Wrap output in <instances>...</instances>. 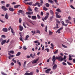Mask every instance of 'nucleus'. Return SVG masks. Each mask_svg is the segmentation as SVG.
Instances as JSON below:
<instances>
[{
	"label": "nucleus",
	"mask_w": 75,
	"mask_h": 75,
	"mask_svg": "<svg viewBox=\"0 0 75 75\" xmlns=\"http://www.w3.org/2000/svg\"><path fill=\"white\" fill-rule=\"evenodd\" d=\"M56 59H58L59 61H60V62H62L63 61V58L61 56H59L57 57H55V56L54 55L53 56L52 61H53V64H55V61Z\"/></svg>",
	"instance_id": "f257e3e1"
},
{
	"label": "nucleus",
	"mask_w": 75,
	"mask_h": 75,
	"mask_svg": "<svg viewBox=\"0 0 75 75\" xmlns=\"http://www.w3.org/2000/svg\"><path fill=\"white\" fill-rule=\"evenodd\" d=\"M30 56L31 58H35V53H34L33 55V54H31L30 55Z\"/></svg>",
	"instance_id": "f03ea898"
},
{
	"label": "nucleus",
	"mask_w": 75,
	"mask_h": 75,
	"mask_svg": "<svg viewBox=\"0 0 75 75\" xmlns=\"http://www.w3.org/2000/svg\"><path fill=\"white\" fill-rule=\"evenodd\" d=\"M1 8L3 10H4V11H6L7 10V8H6V6H3L1 7Z\"/></svg>",
	"instance_id": "7ed1b4c3"
},
{
	"label": "nucleus",
	"mask_w": 75,
	"mask_h": 75,
	"mask_svg": "<svg viewBox=\"0 0 75 75\" xmlns=\"http://www.w3.org/2000/svg\"><path fill=\"white\" fill-rule=\"evenodd\" d=\"M9 28H10V29H11V32L12 33H13V35H14V33H15L14 31L13 30V28H11V27L10 26L9 27Z\"/></svg>",
	"instance_id": "20e7f679"
},
{
	"label": "nucleus",
	"mask_w": 75,
	"mask_h": 75,
	"mask_svg": "<svg viewBox=\"0 0 75 75\" xmlns=\"http://www.w3.org/2000/svg\"><path fill=\"white\" fill-rule=\"evenodd\" d=\"M46 16H45L44 18V20H47L48 18V16H49V13H46Z\"/></svg>",
	"instance_id": "39448f33"
},
{
	"label": "nucleus",
	"mask_w": 75,
	"mask_h": 75,
	"mask_svg": "<svg viewBox=\"0 0 75 75\" xmlns=\"http://www.w3.org/2000/svg\"><path fill=\"white\" fill-rule=\"evenodd\" d=\"M2 31L4 32H7L8 31V29L7 28H4L2 29Z\"/></svg>",
	"instance_id": "423d86ee"
},
{
	"label": "nucleus",
	"mask_w": 75,
	"mask_h": 75,
	"mask_svg": "<svg viewBox=\"0 0 75 75\" xmlns=\"http://www.w3.org/2000/svg\"><path fill=\"white\" fill-rule=\"evenodd\" d=\"M7 40H3L1 42V44L2 45H3V44H5L6 42V41Z\"/></svg>",
	"instance_id": "0eeeda50"
},
{
	"label": "nucleus",
	"mask_w": 75,
	"mask_h": 75,
	"mask_svg": "<svg viewBox=\"0 0 75 75\" xmlns=\"http://www.w3.org/2000/svg\"><path fill=\"white\" fill-rule=\"evenodd\" d=\"M61 23L62 24V25H64V26H65V27H67V26L68 25V24H65V23H64V21H62Z\"/></svg>",
	"instance_id": "6e6552de"
},
{
	"label": "nucleus",
	"mask_w": 75,
	"mask_h": 75,
	"mask_svg": "<svg viewBox=\"0 0 75 75\" xmlns=\"http://www.w3.org/2000/svg\"><path fill=\"white\" fill-rule=\"evenodd\" d=\"M51 71V69H48L45 71V72L47 74H49V73H50L49 71Z\"/></svg>",
	"instance_id": "1a4fd4ad"
},
{
	"label": "nucleus",
	"mask_w": 75,
	"mask_h": 75,
	"mask_svg": "<svg viewBox=\"0 0 75 75\" xmlns=\"http://www.w3.org/2000/svg\"><path fill=\"white\" fill-rule=\"evenodd\" d=\"M57 68V65L56 64H54V66L53 67V69L55 70V69H56V68Z\"/></svg>",
	"instance_id": "9d476101"
},
{
	"label": "nucleus",
	"mask_w": 75,
	"mask_h": 75,
	"mask_svg": "<svg viewBox=\"0 0 75 75\" xmlns=\"http://www.w3.org/2000/svg\"><path fill=\"white\" fill-rule=\"evenodd\" d=\"M19 28V30H20V31H23V26H22L21 25H20Z\"/></svg>",
	"instance_id": "9b49d317"
},
{
	"label": "nucleus",
	"mask_w": 75,
	"mask_h": 75,
	"mask_svg": "<svg viewBox=\"0 0 75 75\" xmlns=\"http://www.w3.org/2000/svg\"><path fill=\"white\" fill-rule=\"evenodd\" d=\"M31 18L32 20H36V18H37V16H32L31 17Z\"/></svg>",
	"instance_id": "f8f14e48"
},
{
	"label": "nucleus",
	"mask_w": 75,
	"mask_h": 75,
	"mask_svg": "<svg viewBox=\"0 0 75 75\" xmlns=\"http://www.w3.org/2000/svg\"><path fill=\"white\" fill-rule=\"evenodd\" d=\"M26 14H27L28 15V14H29V15H31V14H33V12H26Z\"/></svg>",
	"instance_id": "ddd939ff"
},
{
	"label": "nucleus",
	"mask_w": 75,
	"mask_h": 75,
	"mask_svg": "<svg viewBox=\"0 0 75 75\" xmlns=\"http://www.w3.org/2000/svg\"><path fill=\"white\" fill-rule=\"evenodd\" d=\"M38 61V59L35 61H33L32 62V64H35V63H37V62Z\"/></svg>",
	"instance_id": "4468645a"
},
{
	"label": "nucleus",
	"mask_w": 75,
	"mask_h": 75,
	"mask_svg": "<svg viewBox=\"0 0 75 75\" xmlns=\"http://www.w3.org/2000/svg\"><path fill=\"white\" fill-rule=\"evenodd\" d=\"M9 11H12V12L14 11V10L12 8H9Z\"/></svg>",
	"instance_id": "2eb2a0df"
},
{
	"label": "nucleus",
	"mask_w": 75,
	"mask_h": 75,
	"mask_svg": "<svg viewBox=\"0 0 75 75\" xmlns=\"http://www.w3.org/2000/svg\"><path fill=\"white\" fill-rule=\"evenodd\" d=\"M18 12L20 13H21V14H23V13H24V11L21 10H19L18 11Z\"/></svg>",
	"instance_id": "dca6fc26"
},
{
	"label": "nucleus",
	"mask_w": 75,
	"mask_h": 75,
	"mask_svg": "<svg viewBox=\"0 0 75 75\" xmlns=\"http://www.w3.org/2000/svg\"><path fill=\"white\" fill-rule=\"evenodd\" d=\"M5 18L6 19H7H7H8V16L7 13H6V14L5 16Z\"/></svg>",
	"instance_id": "f3484780"
},
{
	"label": "nucleus",
	"mask_w": 75,
	"mask_h": 75,
	"mask_svg": "<svg viewBox=\"0 0 75 75\" xmlns=\"http://www.w3.org/2000/svg\"><path fill=\"white\" fill-rule=\"evenodd\" d=\"M50 11L51 14L53 16V15H54V12H53L52 10H50Z\"/></svg>",
	"instance_id": "a211bd4d"
},
{
	"label": "nucleus",
	"mask_w": 75,
	"mask_h": 75,
	"mask_svg": "<svg viewBox=\"0 0 75 75\" xmlns=\"http://www.w3.org/2000/svg\"><path fill=\"white\" fill-rule=\"evenodd\" d=\"M29 37V35H26L25 39V41H27V40H28V38Z\"/></svg>",
	"instance_id": "6ab92c4d"
},
{
	"label": "nucleus",
	"mask_w": 75,
	"mask_h": 75,
	"mask_svg": "<svg viewBox=\"0 0 75 75\" xmlns=\"http://www.w3.org/2000/svg\"><path fill=\"white\" fill-rule=\"evenodd\" d=\"M48 1L52 4H53V3H54V1L52 0H48Z\"/></svg>",
	"instance_id": "aec40b11"
},
{
	"label": "nucleus",
	"mask_w": 75,
	"mask_h": 75,
	"mask_svg": "<svg viewBox=\"0 0 75 75\" xmlns=\"http://www.w3.org/2000/svg\"><path fill=\"white\" fill-rule=\"evenodd\" d=\"M19 62V60H18V59L17 60V64H19V67H20L21 66V62Z\"/></svg>",
	"instance_id": "412c9836"
},
{
	"label": "nucleus",
	"mask_w": 75,
	"mask_h": 75,
	"mask_svg": "<svg viewBox=\"0 0 75 75\" xmlns=\"http://www.w3.org/2000/svg\"><path fill=\"white\" fill-rule=\"evenodd\" d=\"M56 11H57V12H59V13H61V11L59 8L57 9Z\"/></svg>",
	"instance_id": "4be33fe9"
},
{
	"label": "nucleus",
	"mask_w": 75,
	"mask_h": 75,
	"mask_svg": "<svg viewBox=\"0 0 75 75\" xmlns=\"http://www.w3.org/2000/svg\"><path fill=\"white\" fill-rule=\"evenodd\" d=\"M58 50H57L55 52H54V54H57L58 53Z\"/></svg>",
	"instance_id": "5701e85b"
},
{
	"label": "nucleus",
	"mask_w": 75,
	"mask_h": 75,
	"mask_svg": "<svg viewBox=\"0 0 75 75\" xmlns=\"http://www.w3.org/2000/svg\"><path fill=\"white\" fill-rule=\"evenodd\" d=\"M43 8L44 10H45V11H47V10H48V8H46L45 6H44Z\"/></svg>",
	"instance_id": "b1692460"
},
{
	"label": "nucleus",
	"mask_w": 75,
	"mask_h": 75,
	"mask_svg": "<svg viewBox=\"0 0 75 75\" xmlns=\"http://www.w3.org/2000/svg\"><path fill=\"white\" fill-rule=\"evenodd\" d=\"M21 53L20 52H18L16 54V56H19L20 55Z\"/></svg>",
	"instance_id": "393cba45"
},
{
	"label": "nucleus",
	"mask_w": 75,
	"mask_h": 75,
	"mask_svg": "<svg viewBox=\"0 0 75 75\" xmlns=\"http://www.w3.org/2000/svg\"><path fill=\"white\" fill-rule=\"evenodd\" d=\"M40 6H42V4L44 3V1H43V0H40Z\"/></svg>",
	"instance_id": "a878e982"
},
{
	"label": "nucleus",
	"mask_w": 75,
	"mask_h": 75,
	"mask_svg": "<svg viewBox=\"0 0 75 75\" xmlns=\"http://www.w3.org/2000/svg\"><path fill=\"white\" fill-rule=\"evenodd\" d=\"M25 22H23V27H24L25 28H26L27 27H26V26H25Z\"/></svg>",
	"instance_id": "bb28decb"
},
{
	"label": "nucleus",
	"mask_w": 75,
	"mask_h": 75,
	"mask_svg": "<svg viewBox=\"0 0 75 75\" xmlns=\"http://www.w3.org/2000/svg\"><path fill=\"white\" fill-rule=\"evenodd\" d=\"M45 5L47 7H49V6H50V4L48 3L46 4Z\"/></svg>",
	"instance_id": "cd10ccee"
},
{
	"label": "nucleus",
	"mask_w": 75,
	"mask_h": 75,
	"mask_svg": "<svg viewBox=\"0 0 75 75\" xmlns=\"http://www.w3.org/2000/svg\"><path fill=\"white\" fill-rule=\"evenodd\" d=\"M56 17L57 18H61V16H59L58 15H56Z\"/></svg>",
	"instance_id": "c85d7f7f"
},
{
	"label": "nucleus",
	"mask_w": 75,
	"mask_h": 75,
	"mask_svg": "<svg viewBox=\"0 0 75 75\" xmlns=\"http://www.w3.org/2000/svg\"><path fill=\"white\" fill-rule=\"evenodd\" d=\"M53 33L52 32H51V30H49V35H52Z\"/></svg>",
	"instance_id": "c756f323"
},
{
	"label": "nucleus",
	"mask_w": 75,
	"mask_h": 75,
	"mask_svg": "<svg viewBox=\"0 0 75 75\" xmlns=\"http://www.w3.org/2000/svg\"><path fill=\"white\" fill-rule=\"evenodd\" d=\"M52 18H53V16L50 17V21H52Z\"/></svg>",
	"instance_id": "7c9ffc66"
},
{
	"label": "nucleus",
	"mask_w": 75,
	"mask_h": 75,
	"mask_svg": "<svg viewBox=\"0 0 75 75\" xmlns=\"http://www.w3.org/2000/svg\"><path fill=\"white\" fill-rule=\"evenodd\" d=\"M19 6H20V5H16L15 6H14V8H18Z\"/></svg>",
	"instance_id": "2f4dec72"
},
{
	"label": "nucleus",
	"mask_w": 75,
	"mask_h": 75,
	"mask_svg": "<svg viewBox=\"0 0 75 75\" xmlns=\"http://www.w3.org/2000/svg\"><path fill=\"white\" fill-rule=\"evenodd\" d=\"M10 53H11V54H13L14 53V52L13 50L10 51H9Z\"/></svg>",
	"instance_id": "473e14b6"
},
{
	"label": "nucleus",
	"mask_w": 75,
	"mask_h": 75,
	"mask_svg": "<svg viewBox=\"0 0 75 75\" xmlns=\"http://www.w3.org/2000/svg\"><path fill=\"white\" fill-rule=\"evenodd\" d=\"M19 23H21V21H22V19H21V18H20L19 19Z\"/></svg>",
	"instance_id": "72a5a7b5"
},
{
	"label": "nucleus",
	"mask_w": 75,
	"mask_h": 75,
	"mask_svg": "<svg viewBox=\"0 0 75 75\" xmlns=\"http://www.w3.org/2000/svg\"><path fill=\"white\" fill-rule=\"evenodd\" d=\"M45 51H46L47 52H49L50 51V50L48 48L45 49Z\"/></svg>",
	"instance_id": "f704fd0d"
},
{
	"label": "nucleus",
	"mask_w": 75,
	"mask_h": 75,
	"mask_svg": "<svg viewBox=\"0 0 75 75\" xmlns=\"http://www.w3.org/2000/svg\"><path fill=\"white\" fill-rule=\"evenodd\" d=\"M67 63L69 65H72V63H71L68 62H67Z\"/></svg>",
	"instance_id": "c9c22d12"
},
{
	"label": "nucleus",
	"mask_w": 75,
	"mask_h": 75,
	"mask_svg": "<svg viewBox=\"0 0 75 75\" xmlns=\"http://www.w3.org/2000/svg\"><path fill=\"white\" fill-rule=\"evenodd\" d=\"M58 33L59 34L61 33V32L60 31V30L59 29L57 31V32H56V33Z\"/></svg>",
	"instance_id": "e433bc0d"
},
{
	"label": "nucleus",
	"mask_w": 75,
	"mask_h": 75,
	"mask_svg": "<svg viewBox=\"0 0 75 75\" xmlns=\"http://www.w3.org/2000/svg\"><path fill=\"white\" fill-rule=\"evenodd\" d=\"M27 62V61H25L24 63L23 67H25V64H26V63Z\"/></svg>",
	"instance_id": "4c0bfd02"
},
{
	"label": "nucleus",
	"mask_w": 75,
	"mask_h": 75,
	"mask_svg": "<svg viewBox=\"0 0 75 75\" xmlns=\"http://www.w3.org/2000/svg\"><path fill=\"white\" fill-rule=\"evenodd\" d=\"M8 55H10V56H11V57H15V56L14 55H11L10 54V53H8Z\"/></svg>",
	"instance_id": "58836bf2"
},
{
	"label": "nucleus",
	"mask_w": 75,
	"mask_h": 75,
	"mask_svg": "<svg viewBox=\"0 0 75 75\" xmlns=\"http://www.w3.org/2000/svg\"><path fill=\"white\" fill-rule=\"evenodd\" d=\"M26 4H29V5H32V2L27 3Z\"/></svg>",
	"instance_id": "ea45409f"
},
{
	"label": "nucleus",
	"mask_w": 75,
	"mask_h": 75,
	"mask_svg": "<svg viewBox=\"0 0 75 75\" xmlns=\"http://www.w3.org/2000/svg\"><path fill=\"white\" fill-rule=\"evenodd\" d=\"M45 31H46V32H47V26H46L45 27Z\"/></svg>",
	"instance_id": "a19ab883"
},
{
	"label": "nucleus",
	"mask_w": 75,
	"mask_h": 75,
	"mask_svg": "<svg viewBox=\"0 0 75 75\" xmlns=\"http://www.w3.org/2000/svg\"><path fill=\"white\" fill-rule=\"evenodd\" d=\"M37 16L38 19H40L41 18V17L39 15H37Z\"/></svg>",
	"instance_id": "79ce46f5"
},
{
	"label": "nucleus",
	"mask_w": 75,
	"mask_h": 75,
	"mask_svg": "<svg viewBox=\"0 0 75 75\" xmlns=\"http://www.w3.org/2000/svg\"><path fill=\"white\" fill-rule=\"evenodd\" d=\"M33 72H32L30 73H28L29 75H32L33 74Z\"/></svg>",
	"instance_id": "37998d69"
},
{
	"label": "nucleus",
	"mask_w": 75,
	"mask_h": 75,
	"mask_svg": "<svg viewBox=\"0 0 75 75\" xmlns=\"http://www.w3.org/2000/svg\"><path fill=\"white\" fill-rule=\"evenodd\" d=\"M62 46L63 47H64V48H67V46L63 45L62 44Z\"/></svg>",
	"instance_id": "c03bdc74"
},
{
	"label": "nucleus",
	"mask_w": 75,
	"mask_h": 75,
	"mask_svg": "<svg viewBox=\"0 0 75 75\" xmlns=\"http://www.w3.org/2000/svg\"><path fill=\"white\" fill-rule=\"evenodd\" d=\"M37 5H38V6L39 7H40V3L38 2H36Z\"/></svg>",
	"instance_id": "a18cd8bd"
},
{
	"label": "nucleus",
	"mask_w": 75,
	"mask_h": 75,
	"mask_svg": "<svg viewBox=\"0 0 75 75\" xmlns=\"http://www.w3.org/2000/svg\"><path fill=\"white\" fill-rule=\"evenodd\" d=\"M36 33H39V34H40V31L38 30H37Z\"/></svg>",
	"instance_id": "49530a36"
},
{
	"label": "nucleus",
	"mask_w": 75,
	"mask_h": 75,
	"mask_svg": "<svg viewBox=\"0 0 75 75\" xmlns=\"http://www.w3.org/2000/svg\"><path fill=\"white\" fill-rule=\"evenodd\" d=\"M34 43H38L39 42V40H36L34 41Z\"/></svg>",
	"instance_id": "de8ad7c7"
},
{
	"label": "nucleus",
	"mask_w": 75,
	"mask_h": 75,
	"mask_svg": "<svg viewBox=\"0 0 75 75\" xmlns=\"http://www.w3.org/2000/svg\"><path fill=\"white\" fill-rule=\"evenodd\" d=\"M62 64L63 65H67V63H65V62H63Z\"/></svg>",
	"instance_id": "09e8293b"
},
{
	"label": "nucleus",
	"mask_w": 75,
	"mask_h": 75,
	"mask_svg": "<svg viewBox=\"0 0 75 75\" xmlns=\"http://www.w3.org/2000/svg\"><path fill=\"white\" fill-rule=\"evenodd\" d=\"M56 21L57 22V23H58V24H60V21H59V20H56Z\"/></svg>",
	"instance_id": "8fccbe9b"
},
{
	"label": "nucleus",
	"mask_w": 75,
	"mask_h": 75,
	"mask_svg": "<svg viewBox=\"0 0 75 75\" xmlns=\"http://www.w3.org/2000/svg\"><path fill=\"white\" fill-rule=\"evenodd\" d=\"M12 61H13V62L14 63H16V62H17L15 60H14V59H13Z\"/></svg>",
	"instance_id": "3c124183"
},
{
	"label": "nucleus",
	"mask_w": 75,
	"mask_h": 75,
	"mask_svg": "<svg viewBox=\"0 0 75 75\" xmlns=\"http://www.w3.org/2000/svg\"><path fill=\"white\" fill-rule=\"evenodd\" d=\"M1 36V37H2V38H6V36H5V35H2Z\"/></svg>",
	"instance_id": "603ef678"
},
{
	"label": "nucleus",
	"mask_w": 75,
	"mask_h": 75,
	"mask_svg": "<svg viewBox=\"0 0 75 75\" xmlns=\"http://www.w3.org/2000/svg\"><path fill=\"white\" fill-rule=\"evenodd\" d=\"M1 74L2 75H7V74H5L3 72H1Z\"/></svg>",
	"instance_id": "864d4df0"
},
{
	"label": "nucleus",
	"mask_w": 75,
	"mask_h": 75,
	"mask_svg": "<svg viewBox=\"0 0 75 75\" xmlns=\"http://www.w3.org/2000/svg\"><path fill=\"white\" fill-rule=\"evenodd\" d=\"M23 50H27V48L25 47V46H23Z\"/></svg>",
	"instance_id": "5fc2aeb1"
},
{
	"label": "nucleus",
	"mask_w": 75,
	"mask_h": 75,
	"mask_svg": "<svg viewBox=\"0 0 75 75\" xmlns=\"http://www.w3.org/2000/svg\"><path fill=\"white\" fill-rule=\"evenodd\" d=\"M69 20H66V23H69Z\"/></svg>",
	"instance_id": "6e6d98bb"
},
{
	"label": "nucleus",
	"mask_w": 75,
	"mask_h": 75,
	"mask_svg": "<svg viewBox=\"0 0 75 75\" xmlns=\"http://www.w3.org/2000/svg\"><path fill=\"white\" fill-rule=\"evenodd\" d=\"M20 39L21 41L23 42H24V41H23V39H22L21 38H20Z\"/></svg>",
	"instance_id": "4d7b16f0"
},
{
	"label": "nucleus",
	"mask_w": 75,
	"mask_h": 75,
	"mask_svg": "<svg viewBox=\"0 0 75 75\" xmlns=\"http://www.w3.org/2000/svg\"><path fill=\"white\" fill-rule=\"evenodd\" d=\"M31 33H32L33 34V35H34V34H35V31H31Z\"/></svg>",
	"instance_id": "13d9d810"
},
{
	"label": "nucleus",
	"mask_w": 75,
	"mask_h": 75,
	"mask_svg": "<svg viewBox=\"0 0 75 75\" xmlns=\"http://www.w3.org/2000/svg\"><path fill=\"white\" fill-rule=\"evenodd\" d=\"M10 6V4H8L6 5V7H8L9 6Z\"/></svg>",
	"instance_id": "bf43d9fd"
},
{
	"label": "nucleus",
	"mask_w": 75,
	"mask_h": 75,
	"mask_svg": "<svg viewBox=\"0 0 75 75\" xmlns=\"http://www.w3.org/2000/svg\"><path fill=\"white\" fill-rule=\"evenodd\" d=\"M69 60H70V61H72V58L71 57H69Z\"/></svg>",
	"instance_id": "052dcab7"
},
{
	"label": "nucleus",
	"mask_w": 75,
	"mask_h": 75,
	"mask_svg": "<svg viewBox=\"0 0 75 75\" xmlns=\"http://www.w3.org/2000/svg\"><path fill=\"white\" fill-rule=\"evenodd\" d=\"M66 58H67V57L64 55L63 58V60H65L66 59Z\"/></svg>",
	"instance_id": "680f3d73"
},
{
	"label": "nucleus",
	"mask_w": 75,
	"mask_h": 75,
	"mask_svg": "<svg viewBox=\"0 0 75 75\" xmlns=\"http://www.w3.org/2000/svg\"><path fill=\"white\" fill-rule=\"evenodd\" d=\"M68 19L69 20H71V18L70 16H69Z\"/></svg>",
	"instance_id": "e2e57ef3"
},
{
	"label": "nucleus",
	"mask_w": 75,
	"mask_h": 75,
	"mask_svg": "<svg viewBox=\"0 0 75 75\" xmlns=\"http://www.w3.org/2000/svg\"><path fill=\"white\" fill-rule=\"evenodd\" d=\"M70 7H71V8H73V9H75V8L74 7V6H72L71 5H70Z\"/></svg>",
	"instance_id": "0e129e2a"
},
{
	"label": "nucleus",
	"mask_w": 75,
	"mask_h": 75,
	"mask_svg": "<svg viewBox=\"0 0 75 75\" xmlns=\"http://www.w3.org/2000/svg\"><path fill=\"white\" fill-rule=\"evenodd\" d=\"M56 27L57 28H59V27H58V24H56Z\"/></svg>",
	"instance_id": "69168bd1"
},
{
	"label": "nucleus",
	"mask_w": 75,
	"mask_h": 75,
	"mask_svg": "<svg viewBox=\"0 0 75 75\" xmlns=\"http://www.w3.org/2000/svg\"><path fill=\"white\" fill-rule=\"evenodd\" d=\"M73 19L74 22L75 24V18H73Z\"/></svg>",
	"instance_id": "338daca9"
},
{
	"label": "nucleus",
	"mask_w": 75,
	"mask_h": 75,
	"mask_svg": "<svg viewBox=\"0 0 75 75\" xmlns=\"http://www.w3.org/2000/svg\"><path fill=\"white\" fill-rule=\"evenodd\" d=\"M25 75H29L28 73H25Z\"/></svg>",
	"instance_id": "774afa93"
}]
</instances>
